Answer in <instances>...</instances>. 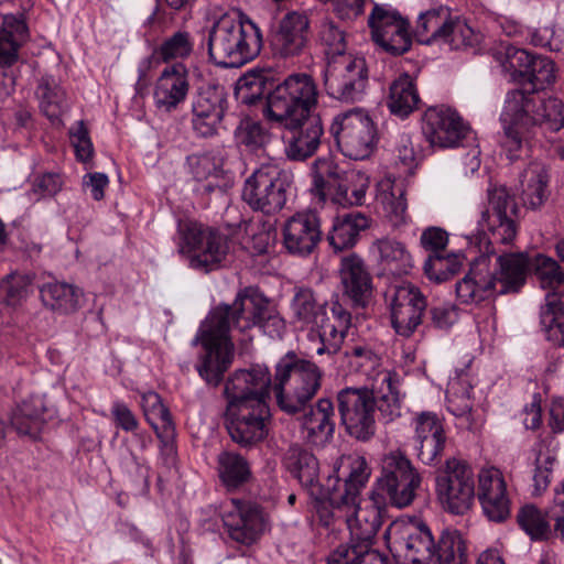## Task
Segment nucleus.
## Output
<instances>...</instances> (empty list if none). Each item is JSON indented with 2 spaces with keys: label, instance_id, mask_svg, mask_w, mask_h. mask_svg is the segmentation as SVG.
<instances>
[{
  "label": "nucleus",
  "instance_id": "59",
  "mask_svg": "<svg viewBox=\"0 0 564 564\" xmlns=\"http://www.w3.org/2000/svg\"><path fill=\"white\" fill-rule=\"evenodd\" d=\"M73 138L75 139V142H73V149L75 151L76 159L79 162L89 165L88 167L91 169L95 149L90 139L89 129L84 120L77 122V128L73 132Z\"/></svg>",
  "mask_w": 564,
  "mask_h": 564
},
{
  "label": "nucleus",
  "instance_id": "36",
  "mask_svg": "<svg viewBox=\"0 0 564 564\" xmlns=\"http://www.w3.org/2000/svg\"><path fill=\"white\" fill-rule=\"evenodd\" d=\"M421 104L413 78L403 73L389 87L387 106L390 112L401 119L408 118Z\"/></svg>",
  "mask_w": 564,
  "mask_h": 564
},
{
  "label": "nucleus",
  "instance_id": "60",
  "mask_svg": "<svg viewBox=\"0 0 564 564\" xmlns=\"http://www.w3.org/2000/svg\"><path fill=\"white\" fill-rule=\"evenodd\" d=\"M191 173L197 182L218 178L221 170L218 167L215 159L209 154H194L188 156Z\"/></svg>",
  "mask_w": 564,
  "mask_h": 564
},
{
  "label": "nucleus",
  "instance_id": "27",
  "mask_svg": "<svg viewBox=\"0 0 564 564\" xmlns=\"http://www.w3.org/2000/svg\"><path fill=\"white\" fill-rule=\"evenodd\" d=\"M310 19L304 12L286 13L272 35L271 46L275 55L288 58L300 55L308 42Z\"/></svg>",
  "mask_w": 564,
  "mask_h": 564
},
{
  "label": "nucleus",
  "instance_id": "44",
  "mask_svg": "<svg viewBox=\"0 0 564 564\" xmlns=\"http://www.w3.org/2000/svg\"><path fill=\"white\" fill-rule=\"evenodd\" d=\"M555 65L546 56L535 55L523 78V86L513 90L533 91L541 95L543 90L555 83Z\"/></svg>",
  "mask_w": 564,
  "mask_h": 564
},
{
  "label": "nucleus",
  "instance_id": "45",
  "mask_svg": "<svg viewBox=\"0 0 564 564\" xmlns=\"http://www.w3.org/2000/svg\"><path fill=\"white\" fill-rule=\"evenodd\" d=\"M380 262L392 273L402 274L413 267L411 254L405 246L397 240L383 238L375 242Z\"/></svg>",
  "mask_w": 564,
  "mask_h": 564
},
{
  "label": "nucleus",
  "instance_id": "26",
  "mask_svg": "<svg viewBox=\"0 0 564 564\" xmlns=\"http://www.w3.org/2000/svg\"><path fill=\"white\" fill-rule=\"evenodd\" d=\"M188 91V69L183 63H174L166 66L156 80L154 105L161 111L173 112L185 102Z\"/></svg>",
  "mask_w": 564,
  "mask_h": 564
},
{
  "label": "nucleus",
  "instance_id": "53",
  "mask_svg": "<svg viewBox=\"0 0 564 564\" xmlns=\"http://www.w3.org/2000/svg\"><path fill=\"white\" fill-rule=\"evenodd\" d=\"M405 193L404 185L399 183L392 184L390 191L384 192L381 195V202L386 215L394 227L405 224L408 219Z\"/></svg>",
  "mask_w": 564,
  "mask_h": 564
},
{
  "label": "nucleus",
  "instance_id": "63",
  "mask_svg": "<svg viewBox=\"0 0 564 564\" xmlns=\"http://www.w3.org/2000/svg\"><path fill=\"white\" fill-rule=\"evenodd\" d=\"M485 516L494 522H502L510 516V501L507 492L479 500Z\"/></svg>",
  "mask_w": 564,
  "mask_h": 564
},
{
  "label": "nucleus",
  "instance_id": "19",
  "mask_svg": "<svg viewBox=\"0 0 564 564\" xmlns=\"http://www.w3.org/2000/svg\"><path fill=\"white\" fill-rule=\"evenodd\" d=\"M368 26L372 41L388 54L400 56L410 51V23L397 10L376 3L368 17Z\"/></svg>",
  "mask_w": 564,
  "mask_h": 564
},
{
  "label": "nucleus",
  "instance_id": "64",
  "mask_svg": "<svg viewBox=\"0 0 564 564\" xmlns=\"http://www.w3.org/2000/svg\"><path fill=\"white\" fill-rule=\"evenodd\" d=\"M62 187L61 176L56 173H45L35 178L32 189L29 192L31 200L55 195Z\"/></svg>",
  "mask_w": 564,
  "mask_h": 564
},
{
  "label": "nucleus",
  "instance_id": "55",
  "mask_svg": "<svg viewBox=\"0 0 564 564\" xmlns=\"http://www.w3.org/2000/svg\"><path fill=\"white\" fill-rule=\"evenodd\" d=\"M535 55H531L528 51L509 46L506 50V58L503 61V68L510 73L511 78L519 86H523V78L528 73Z\"/></svg>",
  "mask_w": 564,
  "mask_h": 564
},
{
  "label": "nucleus",
  "instance_id": "32",
  "mask_svg": "<svg viewBox=\"0 0 564 564\" xmlns=\"http://www.w3.org/2000/svg\"><path fill=\"white\" fill-rule=\"evenodd\" d=\"M288 471L310 495H321V466L317 457L299 444L291 445L283 458Z\"/></svg>",
  "mask_w": 564,
  "mask_h": 564
},
{
  "label": "nucleus",
  "instance_id": "47",
  "mask_svg": "<svg viewBox=\"0 0 564 564\" xmlns=\"http://www.w3.org/2000/svg\"><path fill=\"white\" fill-rule=\"evenodd\" d=\"M313 500V509L318 516L319 522L324 527H329L335 519H343L346 508H354L348 502L335 503L332 500L333 486L327 482V487H321V495H310Z\"/></svg>",
  "mask_w": 564,
  "mask_h": 564
},
{
  "label": "nucleus",
  "instance_id": "14",
  "mask_svg": "<svg viewBox=\"0 0 564 564\" xmlns=\"http://www.w3.org/2000/svg\"><path fill=\"white\" fill-rule=\"evenodd\" d=\"M435 490L442 508L453 514H464L476 498L475 474L464 459L451 457L435 478Z\"/></svg>",
  "mask_w": 564,
  "mask_h": 564
},
{
  "label": "nucleus",
  "instance_id": "12",
  "mask_svg": "<svg viewBox=\"0 0 564 564\" xmlns=\"http://www.w3.org/2000/svg\"><path fill=\"white\" fill-rule=\"evenodd\" d=\"M290 174L274 164H262L246 181L241 197L254 212L279 213L286 203Z\"/></svg>",
  "mask_w": 564,
  "mask_h": 564
},
{
  "label": "nucleus",
  "instance_id": "1",
  "mask_svg": "<svg viewBox=\"0 0 564 564\" xmlns=\"http://www.w3.org/2000/svg\"><path fill=\"white\" fill-rule=\"evenodd\" d=\"M489 208L481 212L479 225L490 238L480 254L470 262L465 276L456 282V295L463 304H479L495 295L517 294L527 283L530 257L527 252L499 251L495 245H509L518 231L519 207L506 186L487 191Z\"/></svg>",
  "mask_w": 564,
  "mask_h": 564
},
{
  "label": "nucleus",
  "instance_id": "2",
  "mask_svg": "<svg viewBox=\"0 0 564 564\" xmlns=\"http://www.w3.org/2000/svg\"><path fill=\"white\" fill-rule=\"evenodd\" d=\"M268 299L252 286L241 289L232 304L220 303L210 310L193 341L205 352L196 365L199 377L210 387H218L234 361L231 328L243 333L260 323Z\"/></svg>",
  "mask_w": 564,
  "mask_h": 564
},
{
  "label": "nucleus",
  "instance_id": "30",
  "mask_svg": "<svg viewBox=\"0 0 564 564\" xmlns=\"http://www.w3.org/2000/svg\"><path fill=\"white\" fill-rule=\"evenodd\" d=\"M344 521L348 525L350 539L339 546L358 547L365 551L372 547L375 536L381 527L378 508L372 505L360 507L358 501L354 508H346Z\"/></svg>",
  "mask_w": 564,
  "mask_h": 564
},
{
  "label": "nucleus",
  "instance_id": "16",
  "mask_svg": "<svg viewBox=\"0 0 564 564\" xmlns=\"http://www.w3.org/2000/svg\"><path fill=\"white\" fill-rule=\"evenodd\" d=\"M330 133L341 153L352 160L370 156L377 143V129L371 118L361 109L336 116Z\"/></svg>",
  "mask_w": 564,
  "mask_h": 564
},
{
  "label": "nucleus",
  "instance_id": "18",
  "mask_svg": "<svg viewBox=\"0 0 564 564\" xmlns=\"http://www.w3.org/2000/svg\"><path fill=\"white\" fill-rule=\"evenodd\" d=\"M390 310L391 325L395 333L410 337L422 324L427 307L426 297L412 283L390 286L384 294Z\"/></svg>",
  "mask_w": 564,
  "mask_h": 564
},
{
  "label": "nucleus",
  "instance_id": "5",
  "mask_svg": "<svg viewBox=\"0 0 564 564\" xmlns=\"http://www.w3.org/2000/svg\"><path fill=\"white\" fill-rule=\"evenodd\" d=\"M336 400L345 432L359 442H368L376 435L377 412L386 423L401 414L399 394L392 391L377 398L367 387H347L337 392Z\"/></svg>",
  "mask_w": 564,
  "mask_h": 564
},
{
  "label": "nucleus",
  "instance_id": "6",
  "mask_svg": "<svg viewBox=\"0 0 564 564\" xmlns=\"http://www.w3.org/2000/svg\"><path fill=\"white\" fill-rule=\"evenodd\" d=\"M323 371L313 361L288 351L275 365L272 390L279 409L297 415L310 406L322 387Z\"/></svg>",
  "mask_w": 564,
  "mask_h": 564
},
{
  "label": "nucleus",
  "instance_id": "61",
  "mask_svg": "<svg viewBox=\"0 0 564 564\" xmlns=\"http://www.w3.org/2000/svg\"><path fill=\"white\" fill-rule=\"evenodd\" d=\"M447 409L455 416L466 417L469 422V416L473 410L469 389L464 387L457 389L456 384H453L447 391Z\"/></svg>",
  "mask_w": 564,
  "mask_h": 564
},
{
  "label": "nucleus",
  "instance_id": "62",
  "mask_svg": "<svg viewBox=\"0 0 564 564\" xmlns=\"http://www.w3.org/2000/svg\"><path fill=\"white\" fill-rule=\"evenodd\" d=\"M415 435L414 440L425 437L441 436L445 434L444 425L436 413L421 412L415 417Z\"/></svg>",
  "mask_w": 564,
  "mask_h": 564
},
{
  "label": "nucleus",
  "instance_id": "24",
  "mask_svg": "<svg viewBox=\"0 0 564 564\" xmlns=\"http://www.w3.org/2000/svg\"><path fill=\"white\" fill-rule=\"evenodd\" d=\"M232 509L223 516L228 536L243 545L256 543L265 529V518L261 506L253 501L232 499Z\"/></svg>",
  "mask_w": 564,
  "mask_h": 564
},
{
  "label": "nucleus",
  "instance_id": "20",
  "mask_svg": "<svg viewBox=\"0 0 564 564\" xmlns=\"http://www.w3.org/2000/svg\"><path fill=\"white\" fill-rule=\"evenodd\" d=\"M281 127L284 129L282 140L288 160L304 162L317 153L324 137V126L321 116L316 111Z\"/></svg>",
  "mask_w": 564,
  "mask_h": 564
},
{
  "label": "nucleus",
  "instance_id": "56",
  "mask_svg": "<svg viewBox=\"0 0 564 564\" xmlns=\"http://www.w3.org/2000/svg\"><path fill=\"white\" fill-rule=\"evenodd\" d=\"M507 492V484L498 468L481 469L478 474V500Z\"/></svg>",
  "mask_w": 564,
  "mask_h": 564
},
{
  "label": "nucleus",
  "instance_id": "10",
  "mask_svg": "<svg viewBox=\"0 0 564 564\" xmlns=\"http://www.w3.org/2000/svg\"><path fill=\"white\" fill-rule=\"evenodd\" d=\"M180 252L189 254V267L208 273L223 267L229 253V237L195 220L177 225Z\"/></svg>",
  "mask_w": 564,
  "mask_h": 564
},
{
  "label": "nucleus",
  "instance_id": "13",
  "mask_svg": "<svg viewBox=\"0 0 564 564\" xmlns=\"http://www.w3.org/2000/svg\"><path fill=\"white\" fill-rule=\"evenodd\" d=\"M223 419L231 441L242 448H251L269 435L271 412L268 401L227 402Z\"/></svg>",
  "mask_w": 564,
  "mask_h": 564
},
{
  "label": "nucleus",
  "instance_id": "43",
  "mask_svg": "<svg viewBox=\"0 0 564 564\" xmlns=\"http://www.w3.org/2000/svg\"><path fill=\"white\" fill-rule=\"evenodd\" d=\"M449 17V10L444 7L420 13L414 30L416 41L426 45L441 42Z\"/></svg>",
  "mask_w": 564,
  "mask_h": 564
},
{
  "label": "nucleus",
  "instance_id": "38",
  "mask_svg": "<svg viewBox=\"0 0 564 564\" xmlns=\"http://www.w3.org/2000/svg\"><path fill=\"white\" fill-rule=\"evenodd\" d=\"M540 324L549 341L564 347V294L547 293L540 310Z\"/></svg>",
  "mask_w": 564,
  "mask_h": 564
},
{
  "label": "nucleus",
  "instance_id": "17",
  "mask_svg": "<svg viewBox=\"0 0 564 564\" xmlns=\"http://www.w3.org/2000/svg\"><path fill=\"white\" fill-rule=\"evenodd\" d=\"M227 109V94L215 80L202 83L191 97V126L198 138L218 134Z\"/></svg>",
  "mask_w": 564,
  "mask_h": 564
},
{
  "label": "nucleus",
  "instance_id": "52",
  "mask_svg": "<svg viewBox=\"0 0 564 564\" xmlns=\"http://www.w3.org/2000/svg\"><path fill=\"white\" fill-rule=\"evenodd\" d=\"M32 290V280L24 274H9L0 282V303L15 307L20 305Z\"/></svg>",
  "mask_w": 564,
  "mask_h": 564
},
{
  "label": "nucleus",
  "instance_id": "11",
  "mask_svg": "<svg viewBox=\"0 0 564 564\" xmlns=\"http://www.w3.org/2000/svg\"><path fill=\"white\" fill-rule=\"evenodd\" d=\"M421 485L422 476L404 452L393 449L382 457L377 488L391 506L402 509L412 505Z\"/></svg>",
  "mask_w": 564,
  "mask_h": 564
},
{
  "label": "nucleus",
  "instance_id": "48",
  "mask_svg": "<svg viewBox=\"0 0 564 564\" xmlns=\"http://www.w3.org/2000/svg\"><path fill=\"white\" fill-rule=\"evenodd\" d=\"M318 41L323 46L327 62L349 55L346 54L347 43L345 32L329 19H325L321 23Z\"/></svg>",
  "mask_w": 564,
  "mask_h": 564
},
{
  "label": "nucleus",
  "instance_id": "35",
  "mask_svg": "<svg viewBox=\"0 0 564 564\" xmlns=\"http://www.w3.org/2000/svg\"><path fill=\"white\" fill-rule=\"evenodd\" d=\"M275 80V72L271 68H253L248 70L236 83L235 96L247 106H254L268 96Z\"/></svg>",
  "mask_w": 564,
  "mask_h": 564
},
{
  "label": "nucleus",
  "instance_id": "31",
  "mask_svg": "<svg viewBox=\"0 0 564 564\" xmlns=\"http://www.w3.org/2000/svg\"><path fill=\"white\" fill-rule=\"evenodd\" d=\"M55 416L56 410L47 405L43 395H31L12 412L11 424L19 434L36 440Z\"/></svg>",
  "mask_w": 564,
  "mask_h": 564
},
{
  "label": "nucleus",
  "instance_id": "37",
  "mask_svg": "<svg viewBox=\"0 0 564 564\" xmlns=\"http://www.w3.org/2000/svg\"><path fill=\"white\" fill-rule=\"evenodd\" d=\"M551 513L552 508L543 511L532 503L524 505L517 513V522L531 540L547 541L553 535L561 536L555 533V521Z\"/></svg>",
  "mask_w": 564,
  "mask_h": 564
},
{
  "label": "nucleus",
  "instance_id": "54",
  "mask_svg": "<svg viewBox=\"0 0 564 564\" xmlns=\"http://www.w3.org/2000/svg\"><path fill=\"white\" fill-rule=\"evenodd\" d=\"M441 42L449 45L452 50H462L470 47L475 42L473 29L458 18L449 17Z\"/></svg>",
  "mask_w": 564,
  "mask_h": 564
},
{
  "label": "nucleus",
  "instance_id": "40",
  "mask_svg": "<svg viewBox=\"0 0 564 564\" xmlns=\"http://www.w3.org/2000/svg\"><path fill=\"white\" fill-rule=\"evenodd\" d=\"M28 28L23 20L14 15H6L0 30V66H9L15 62L18 48L25 41Z\"/></svg>",
  "mask_w": 564,
  "mask_h": 564
},
{
  "label": "nucleus",
  "instance_id": "22",
  "mask_svg": "<svg viewBox=\"0 0 564 564\" xmlns=\"http://www.w3.org/2000/svg\"><path fill=\"white\" fill-rule=\"evenodd\" d=\"M422 132L431 147L455 148L466 138L468 128L457 111L435 106L424 111Z\"/></svg>",
  "mask_w": 564,
  "mask_h": 564
},
{
  "label": "nucleus",
  "instance_id": "8",
  "mask_svg": "<svg viewBox=\"0 0 564 564\" xmlns=\"http://www.w3.org/2000/svg\"><path fill=\"white\" fill-rule=\"evenodd\" d=\"M317 104L318 90L314 78L306 73H295L281 83L275 78L267 96L263 116L279 126L288 124L315 111Z\"/></svg>",
  "mask_w": 564,
  "mask_h": 564
},
{
  "label": "nucleus",
  "instance_id": "21",
  "mask_svg": "<svg viewBox=\"0 0 564 564\" xmlns=\"http://www.w3.org/2000/svg\"><path fill=\"white\" fill-rule=\"evenodd\" d=\"M335 476H328L327 482L333 486L332 500L335 503L355 506L360 500V492L371 475L366 458L359 455H344L335 465Z\"/></svg>",
  "mask_w": 564,
  "mask_h": 564
},
{
  "label": "nucleus",
  "instance_id": "50",
  "mask_svg": "<svg viewBox=\"0 0 564 564\" xmlns=\"http://www.w3.org/2000/svg\"><path fill=\"white\" fill-rule=\"evenodd\" d=\"M530 272H533L542 288L555 289L564 283V270L553 258L538 253L530 258Z\"/></svg>",
  "mask_w": 564,
  "mask_h": 564
},
{
  "label": "nucleus",
  "instance_id": "34",
  "mask_svg": "<svg viewBox=\"0 0 564 564\" xmlns=\"http://www.w3.org/2000/svg\"><path fill=\"white\" fill-rule=\"evenodd\" d=\"M550 197L549 174L539 163L530 164L520 175V198L529 209H539Z\"/></svg>",
  "mask_w": 564,
  "mask_h": 564
},
{
  "label": "nucleus",
  "instance_id": "46",
  "mask_svg": "<svg viewBox=\"0 0 564 564\" xmlns=\"http://www.w3.org/2000/svg\"><path fill=\"white\" fill-rule=\"evenodd\" d=\"M463 259L458 254H430L424 262L423 270L431 281L445 282L453 278L462 268Z\"/></svg>",
  "mask_w": 564,
  "mask_h": 564
},
{
  "label": "nucleus",
  "instance_id": "39",
  "mask_svg": "<svg viewBox=\"0 0 564 564\" xmlns=\"http://www.w3.org/2000/svg\"><path fill=\"white\" fill-rule=\"evenodd\" d=\"M291 310L297 323L312 327L323 322L326 315L325 304L307 286H296L294 289Z\"/></svg>",
  "mask_w": 564,
  "mask_h": 564
},
{
  "label": "nucleus",
  "instance_id": "7",
  "mask_svg": "<svg viewBox=\"0 0 564 564\" xmlns=\"http://www.w3.org/2000/svg\"><path fill=\"white\" fill-rule=\"evenodd\" d=\"M208 55L221 67H240L257 57L262 47V34L245 14L238 19L223 15L208 33Z\"/></svg>",
  "mask_w": 564,
  "mask_h": 564
},
{
  "label": "nucleus",
  "instance_id": "58",
  "mask_svg": "<svg viewBox=\"0 0 564 564\" xmlns=\"http://www.w3.org/2000/svg\"><path fill=\"white\" fill-rule=\"evenodd\" d=\"M348 329L337 326L335 323H326L321 326L317 333L321 345L317 347L318 355H335L340 350L341 344Z\"/></svg>",
  "mask_w": 564,
  "mask_h": 564
},
{
  "label": "nucleus",
  "instance_id": "9",
  "mask_svg": "<svg viewBox=\"0 0 564 564\" xmlns=\"http://www.w3.org/2000/svg\"><path fill=\"white\" fill-rule=\"evenodd\" d=\"M311 192L321 202L330 199L341 207L361 206L366 199L369 178L356 170L344 171L327 159H317L312 166Z\"/></svg>",
  "mask_w": 564,
  "mask_h": 564
},
{
  "label": "nucleus",
  "instance_id": "3",
  "mask_svg": "<svg viewBox=\"0 0 564 564\" xmlns=\"http://www.w3.org/2000/svg\"><path fill=\"white\" fill-rule=\"evenodd\" d=\"M388 546L398 564H467V546L457 530L437 535L421 520L395 522L388 531Z\"/></svg>",
  "mask_w": 564,
  "mask_h": 564
},
{
  "label": "nucleus",
  "instance_id": "15",
  "mask_svg": "<svg viewBox=\"0 0 564 564\" xmlns=\"http://www.w3.org/2000/svg\"><path fill=\"white\" fill-rule=\"evenodd\" d=\"M368 82L365 58L352 55L328 61L323 76L326 94L343 102L360 101L366 94Z\"/></svg>",
  "mask_w": 564,
  "mask_h": 564
},
{
  "label": "nucleus",
  "instance_id": "4",
  "mask_svg": "<svg viewBox=\"0 0 564 564\" xmlns=\"http://www.w3.org/2000/svg\"><path fill=\"white\" fill-rule=\"evenodd\" d=\"M500 119L505 131L502 148L514 160L538 130L557 132L564 128V102L533 91L509 90Z\"/></svg>",
  "mask_w": 564,
  "mask_h": 564
},
{
  "label": "nucleus",
  "instance_id": "25",
  "mask_svg": "<svg viewBox=\"0 0 564 564\" xmlns=\"http://www.w3.org/2000/svg\"><path fill=\"white\" fill-rule=\"evenodd\" d=\"M321 239V219L315 212L296 213L283 226V245L292 254L301 257L311 254Z\"/></svg>",
  "mask_w": 564,
  "mask_h": 564
},
{
  "label": "nucleus",
  "instance_id": "29",
  "mask_svg": "<svg viewBox=\"0 0 564 564\" xmlns=\"http://www.w3.org/2000/svg\"><path fill=\"white\" fill-rule=\"evenodd\" d=\"M343 293L355 306L365 307L372 294V278L356 253L344 257L339 268Z\"/></svg>",
  "mask_w": 564,
  "mask_h": 564
},
{
  "label": "nucleus",
  "instance_id": "41",
  "mask_svg": "<svg viewBox=\"0 0 564 564\" xmlns=\"http://www.w3.org/2000/svg\"><path fill=\"white\" fill-rule=\"evenodd\" d=\"M41 111L53 124L62 123L64 113L65 93L61 89L55 78L44 76L40 79L36 91Z\"/></svg>",
  "mask_w": 564,
  "mask_h": 564
},
{
  "label": "nucleus",
  "instance_id": "51",
  "mask_svg": "<svg viewBox=\"0 0 564 564\" xmlns=\"http://www.w3.org/2000/svg\"><path fill=\"white\" fill-rule=\"evenodd\" d=\"M327 564H389L388 558L378 551L358 547L337 546L327 557Z\"/></svg>",
  "mask_w": 564,
  "mask_h": 564
},
{
  "label": "nucleus",
  "instance_id": "28",
  "mask_svg": "<svg viewBox=\"0 0 564 564\" xmlns=\"http://www.w3.org/2000/svg\"><path fill=\"white\" fill-rule=\"evenodd\" d=\"M300 429L305 443L323 447L330 442L335 432V409L329 398H321L313 405L302 411Z\"/></svg>",
  "mask_w": 564,
  "mask_h": 564
},
{
  "label": "nucleus",
  "instance_id": "23",
  "mask_svg": "<svg viewBox=\"0 0 564 564\" xmlns=\"http://www.w3.org/2000/svg\"><path fill=\"white\" fill-rule=\"evenodd\" d=\"M273 379L269 368L254 365L249 369H238L225 382L223 395L227 402L251 403V400L267 401Z\"/></svg>",
  "mask_w": 564,
  "mask_h": 564
},
{
  "label": "nucleus",
  "instance_id": "49",
  "mask_svg": "<svg viewBox=\"0 0 564 564\" xmlns=\"http://www.w3.org/2000/svg\"><path fill=\"white\" fill-rule=\"evenodd\" d=\"M194 42L187 31H177L166 37L154 51V55L161 62L169 63L172 59H185L191 56Z\"/></svg>",
  "mask_w": 564,
  "mask_h": 564
},
{
  "label": "nucleus",
  "instance_id": "33",
  "mask_svg": "<svg viewBox=\"0 0 564 564\" xmlns=\"http://www.w3.org/2000/svg\"><path fill=\"white\" fill-rule=\"evenodd\" d=\"M369 225V218L359 212L338 216L327 235L328 243L335 252L350 249L357 243L360 232Z\"/></svg>",
  "mask_w": 564,
  "mask_h": 564
},
{
  "label": "nucleus",
  "instance_id": "42",
  "mask_svg": "<svg viewBox=\"0 0 564 564\" xmlns=\"http://www.w3.org/2000/svg\"><path fill=\"white\" fill-rule=\"evenodd\" d=\"M218 473L228 489H237L249 482L252 471L249 462L239 453L223 452L218 456Z\"/></svg>",
  "mask_w": 564,
  "mask_h": 564
},
{
  "label": "nucleus",
  "instance_id": "57",
  "mask_svg": "<svg viewBox=\"0 0 564 564\" xmlns=\"http://www.w3.org/2000/svg\"><path fill=\"white\" fill-rule=\"evenodd\" d=\"M446 434L415 440L417 459L425 465H436L440 463L446 446Z\"/></svg>",
  "mask_w": 564,
  "mask_h": 564
}]
</instances>
